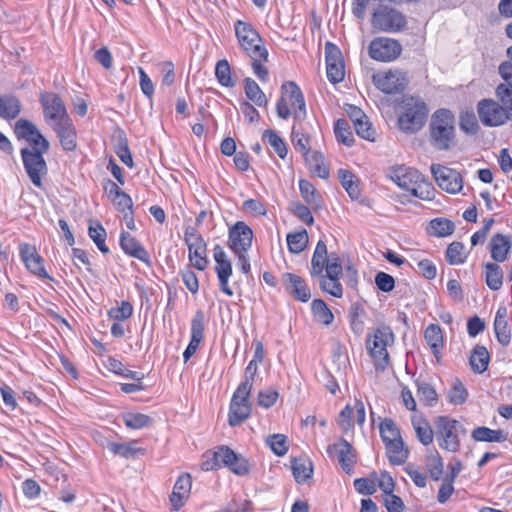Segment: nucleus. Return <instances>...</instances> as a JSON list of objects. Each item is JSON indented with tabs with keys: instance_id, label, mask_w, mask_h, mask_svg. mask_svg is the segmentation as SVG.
<instances>
[{
	"instance_id": "1",
	"label": "nucleus",
	"mask_w": 512,
	"mask_h": 512,
	"mask_svg": "<svg viewBox=\"0 0 512 512\" xmlns=\"http://www.w3.org/2000/svg\"><path fill=\"white\" fill-rule=\"evenodd\" d=\"M234 30L240 48L252 60L254 74L261 81H266L268 70L263 63L268 60L269 53L259 32L252 24L242 20L234 23Z\"/></svg>"
},
{
	"instance_id": "2",
	"label": "nucleus",
	"mask_w": 512,
	"mask_h": 512,
	"mask_svg": "<svg viewBox=\"0 0 512 512\" xmlns=\"http://www.w3.org/2000/svg\"><path fill=\"white\" fill-rule=\"evenodd\" d=\"M456 121L454 114L445 108L436 110L430 119L429 142L438 151L450 150L455 144Z\"/></svg>"
},
{
	"instance_id": "3",
	"label": "nucleus",
	"mask_w": 512,
	"mask_h": 512,
	"mask_svg": "<svg viewBox=\"0 0 512 512\" xmlns=\"http://www.w3.org/2000/svg\"><path fill=\"white\" fill-rule=\"evenodd\" d=\"M400 109L398 126L401 131L413 134L424 127L429 110L421 98L413 96L404 97Z\"/></svg>"
},
{
	"instance_id": "4",
	"label": "nucleus",
	"mask_w": 512,
	"mask_h": 512,
	"mask_svg": "<svg viewBox=\"0 0 512 512\" xmlns=\"http://www.w3.org/2000/svg\"><path fill=\"white\" fill-rule=\"evenodd\" d=\"M394 340V333L388 326L376 328L368 334L366 349L377 371H384L389 366L390 359L387 348L393 345Z\"/></svg>"
},
{
	"instance_id": "5",
	"label": "nucleus",
	"mask_w": 512,
	"mask_h": 512,
	"mask_svg": "<svg viewBox=\"0 0 512 512\" xmlns=\"http://www.w3.org/2000/svg\"><path fill=\"white\" fill-rule=\"evenodd\" d=\"M282 95L277 102L276 112L278 117L287 119L291 115L289 104L294 109V119L302 120L306 116V104L299 86L288 81L281 86Z\"/></svg>"
},
{
	"instance_id": "6",
	"label": "nucleus",
	"mask_w": 512,
	"mask_h": 512,
	"mask_svg": "<svg viewBox=\"0 0 512 512\" xmlns=\"http://www.w3.org/2000/svg\"><path fill=\"white\" fill-rule=\"evenodd\" d=\"M434 424L439 446L449 452H457L460 448L459 434L465 432L463 425L447 416H438Z\"/></svg>"
},
{
	"instance_id": "7",
	"label": "nucleus",
	"mask_w": 512,
	"mask_h": 512,
	"mask_svg": "<svg viewBox=\"0 0 512 512\" xmlns=\"http://www.w3.org/2000/svg\"><path fill=\"white\" fill-rule=\"evenodd\" d=\"M371 25L375 30L395 33L401 31L406 26V18L395 8L385 4H378L372 13Z\"/></svg>"
},
{
	"instance_id": "8",
	"label": "nucleus",
	"mask_w": 512,
	"mask_h": 512,
	"mask_svg": "<svg viewBox=\"0 0 512 512\" xmlns=\"http://www.w3.org/2000/svg\"><path fill=\"white\" fill-rule=\"evenodd\" d=\"M48 150L39 147H24L21 149V158L30 181L38 188L42 187V178L47 175L48 167L43 155Z\"/></svg>"
},
{
	"instance_id": "9",
	"label": "nucleus",
	"mask_w": 512,
	"mask_h": 512,
	"mask_svg": "<svg viewBox=\"0 0 512 512\" xmlns=\"http://www.w3.org/2000/svg\"><path fill=\"white\" fill-rule=\"evenodd\" d=\"M251 385L248 382H241L234 392L229 408V424L232 427L240 425L251 414L249 396Z\"/></svg>"
},
{
	"instance_id": "10",
	"label": "nucleus",
	"mask_w": 512,
	"mask_h": 512,
	"mask_svg": "<svg viewBox=\"0 0 512 512\" xmlns=\"http://www.w3.org/2000/svg\"><path fill=\"white\" fill-rule=\"evenodd\" d=\"M402 52L401 44L392 38H374L368 46L370 58L378 62H391L396 60Z\"/></svg>"
},
{
	"instance_id": "11",
	"label": "nucleus",
	"mask_w": 512,
	"mask_h": 512,
	"mask_svg": "<svg viewBox=\"0 0 512 512\" xmlns=\"http://www.w3.org/2000/svg\"><path fill=\"white\" fill-rule=\"evenodd\" d=\"M431 172L437 185L442 190L451 194H456L462 190L463 181L458 171L440 164H433Z\"/></svg>"
},
{
	"instance_id": "12",
	"label": "nucleus",
	"mask_w": 512,
	"mask_h": 512,
	"mask_svg": "<svg viewBox=\"0 0 512 512\" xmlns=\"http://www.w3.org/2000/svg\"><path fill=\"white\" fill-rule=\"evenodd\" d=\"M477 113L480 121L488 127H498L509 122L497 100L482 99L478 102Z\"/></svg>"
},
{
	"instance_id": "13",
	"label": "nucleus",
	"mask_w": 512,
	"mask_h": 512,
	"mask_svg": "<svg viewBox=\"0 0 512 512\" xmlns=\"http://www.w3.org/2000/svg\"><path fill=\"white\" fill-rule=\"evenodd\" d=\"M40 103L43 107L44 119L50 126L52 123L70 118L63 101L57 94L41 93Z\"/></svg>"
},
{
	"instance_id": "14",
	"label": "nucleus",
	"mask_w": 512,
	"mask_h": 512,
	"mask_svg": "<svg viewBox=\"0 0 512 512\" xmlns=\"http://www.w3.org/2000/svg\"><path fill=\"white\" fill-rule=\"evenodd\" d=\"M374 85L386 94H393L405 89L406 76L398 70L375 73L372 76Z\"/></svg>"
},
{
	"instance_id": "15",
	"label": "nucleus",
	"mask_w": 512,
	"mask_h": 512,
	"mask_svg": "<svg viewBox=\"0 0 512 512\" xmlns=\"http://www.w3.org/2000/svg\"><path fill=\"white\" fill-rule=\"evenodd\" d=\"M252 240L253 231L243 221L236 222L229 230L228 246L233 253L248 252Z\"/></svg>"
},
{
	"instance_id": "16",
	"label": "nucleus",
	"mask_w": 512,
	"mask_h": 512,
	"mask_svg": "<svg viewBox=\"0 0 512 512\" xmlns=\"http://www.w3.org/2000/svg\"><path fill=\"white\" fill-rule=\"evenodd\" d=\"M213 257L215 260V272L217 274L220 290L228 296H232L233 290L229 286V279L232 275V264L224 249L220 245L213 248Z\"/></svg>"
},
{
	"instance_id": "17",
	"label": "nucleus",
	"mask_w": 512,
	"mask_h": 512,
	"mask_svg": "<svg viewBox=\"0 0 512 512\" xmlns=\"http://www.w3.org/2000/svg\"><path fill=\"white\" fill-rule=\"evenodd\" d=\"M326 72L330 82L336 84L345 76L344 62L341 51L331 42L325 44Z\"/></svg>"
},
{
	"instance_id": "18",
	"label": "nucleus",
	"mask_w": 512,
	"mask_h": 512,
	"mask_svg": "<svg viewBox=\"0 0 512 512\" xmlns=\"http://www.w3.org/2000/svg\"><path fill=\"white\" fill-rule=\"evenodd\" d=\"M15 133L18 138L27 141V147H39L41 150H49V141L31 121L19 119L15 124Z\"/></svg>"
},
{
	"instance_id": "19",
	"label": "nucleus",
	"mask_w": 512,
	"mask_h": 512,
	"mask_svg": "<svg viewBox=\"0 0 512 512\" xmlns=\"http://www.w3.org/2000/svg\"><path fill=\"white\" fill-rule=\"evenodd\" d=\"M342 263H337L336 259L329 265L326 274L320 276V288L330 295L340 298L343 295V288L339 282L342 275Z\"/></svg>"
},
{
	"instance_id": "20",
	"label": "nucleus",
	"mask_w": 512,
	"mask_h": 512,
	"mask_svg": "<svg viewBox=\"0 0 512 512\" xmlns=\"http://www.w3.org/2000/svg\"><path fill=\"white\" fill-rule=\"evenodd\" d=\"M216 459H220L221 467H228L234 474L243 476L249 472L248 461L227 446H221L217 449Z\"/></svg>"
},
{
	"instance_id": "21",
	"label": "nucleus",
	"mask_w": 512,
	"mask_h": 512,
	"mask_svg": "<svg viewBox=\"0 0 512 512\" xmlns=\"http://www.w3.org/2000/svg\"><path fill=\"white\" fill-rule=\"evenodd\" d=\"M336 259L337 263H341L339 256L336 253L328 255L326 243L319 240L316 244L312 259L310 274L312 277L322 275L324 271L327 272L329 265Z\"/></svg>"
},
{
	"instance_id": "22",
	"label": "nucleus",
	"mask_w": 512,
	"mask_h": 512,
	"mask_svg": "<svg viewBox=\"0 0 512 512\" xmlns=\"http://www.w3.org/2000/svg\"><path fill=\"white\" fill-rule=\"evenodd\" d=\"M20 256L26 268L40 278H50L44 267V260L37 252L35 246L24 243L19 247Z\"/></svg>"
},
{
	"instance_id": "23",
	"label": "nucleus",
	"mask_w": 512,
	"mask_h": 512,
	"mask_svg": "<svg viewBox=\"0 0 512 512\" xmlns=\"http://www.w3.org/2000/svg\"><path fill=\"white\" fill-rule=\"evenodd\" d=\"M327 454L330 457H336L342 469L350 473L355 463V455L353 453L352 445L345 439H340L338 442L331 444L327 447Z\"/></svg>"
},
{
	"instance_id": "24",
	"label": "nucleus",
	"mask_w": 512,
	"mask_h": 512,
	"mask_svg": "<svg viewBox=\"0 0 512 512\" xmlns=\"http://www.w3.org/2000/svg\"><path fill=\"white\" fill-rule=\"evenodd\" d=\"M282 283L285 290L295 299L301 302H307L311 298V291L305 280L293 273H284Z\"/></svg>"
},
{
	"instance_id": "25",
	"label": "nucleus",
	"mask_w": 512,
	"mask_h": 512,
	"mask_svg": "<svg viewBox=\"0 0 512 512\" xmlns=\"http://www.w3.org/2000/svg\"><path fill=\"white\" fill-rule=\"evenodd\" d=\"M421 176L422 174L418 170L405 166L393 168L390 174L391 180L408 192H411L415 185L419 183Z\"/></svg>"
},
{
	"instance_id": "26",
	"label": "nucleus",
	"mask_w": 512,
	"mask_h": 512,
	"mask_svg": "<svg viewBox=\"0 0 512 512\" xmlns=\"http://www.w3.org/2000/svg\"><path fill=\"white\" fill-rule=\"evenodd\" d=\"M51 127L57 133L61 146L64 150H75L77 146V133L71 118H68L67 120H64L62 122L52 123Z\"/></svg>"
},
{
	"instance_id": "27",
	"label": "nucleus",
	"mask_w": 512,
	"mask_h": 512,
	"mask_svg": "<svg viewBox=\"0 0 512 512\" xmlns=\"http://www.w3.org/2000/svg\"><path fill=\"white\" fill-rule=\"evenodd\" d=\"M192 487V480L189 474H182L178 477L172 494L170 502L174 510H179L184 506L185 501L188 499Z\"/></svg>"
},
{
	"instance_id": "28",
	"label": "nucleus",
	"mask_w": 512,
	"mask_h": 512,
	"mask_svg": "<svg viewBox=\"0 0 512 512\" xmlns=\"http://www.w3.org/2000/svg\"><path fill=\"white\" fill-rule=\"evenodd\" d=\"M120 246L127 255L137 258L146 264H150L148 252L130 233H121Z\"/></svg>"
},
{
	"instance_id": "29",
	"label": "nucleus",
	"mask_w": 512,
	"mask_h": 512,
	"mask_svg": "<svg viewBox=\"0 0 512 512\" xmlns=\"http://www.w3.org/2000/svg\"><path fill=\"white\" fill-rule=\"evenodd\" d=\"M491 257L496 262H504L511 249L509 237L503 234H495L490 240Z\"/></svg>"
},
{
	"instance_id": "30",
	"label": "nucleus",
	"mask_w": 512,
	"mask_h": 512,
	"mask_svg": "<svg viewBox=\"0 0 512 512\" xmlns=\"http://www.w3.org/2000/svg\"><path fill=\"white\" fill-rule=\"evenodd\" d=\"M506 317L507 309L505 307H500L496 312L494 320V331L498 342L503 346H508L511 341V334L508 328Z\"/></svg>"
},
{
	"instance_id": "31",
	"label": "nucleus",
	"mask_w": 512,
	"mask_h": 512,
	"mask_svg": "<svg viewBox=\"0 0 512 512\" xmlns=\"http://www.w3.org/2000/svg\"><path fill=\"white\" fill-rule=\"evenodd\" d=\"M114 149L120 160L127 166L132 167L133 159L128 146V139L122 129H117L113 135Z\"/></svg>"
},
{
	"instance_id": "32",
	"label": "nucleus",
	"mask_w": 512,
	"mask_h": 512,
	"mask_svg": "<svg viewBox=\"0 0 512 512\" xmlns=\"http://www.w3.org/2000/svg\"><path fill=\"white\" fill-rule=\"evenodd\" d=\"M411 422L418 440L425 446L430 445L433 442L434 432L429 422L418 415L412 416Z\"/></svg>"
},
{
	"instance_id": "33",
	"label": "nucleus",
	"mask_w": 512,
	"mask_h": 512,
	"mask_svg": "<svg viewBox=\"0 0 512 512\" xmlns=\"http://www.w3.org/2000/svg\"><path fill=\"white\" fill-rule=\"evenodd\" d=\"M136 443L137 441H130L127 443L109 442L107 448L114 455H118L126 459L136 458L145 453V449L136 447Z\"/></svg>"
},
{
	"instance_id": "34",
	"label": "nucleus",
	"mask_w": 512,
	"mask_h": 512,
	"mask_svg": "<svg viewBox=\"0 0 512 512\" xmlns=\"http://www.w3.org/2000/svg\"><path fill=\"white\" fill-rule=\"evenodd\" d=\"M305 162L312 173L322 179L329 177V169L324 163V156L317 151L312 152L311 150L303 155Z\"/></svg>"
},
{
	"instance_id": "35",
	"label": "nucleus",
	"mask_w": 512,
	"mask_h": 512,
	"mask_svg": "<svg viewBox=\"0 0 512 512\" xmlns=\"http://www.w3.org/2000/svg\"><path fill=\"white\" fill-rule=\"evenodd\" d=\"M299 190L302 198L311 207L312 210L322 208V199L314 185L306 179L299 181Z\"/></svg>"
},
{
	"instance_id": "36",
	"label": "nucleus",
	"mask_w": 512,
	"mask_h": 512,
	"mask_svg": "<svg viewBox=\"0 0 512 512\" xmlns=\"http://www.w3.org/2000/svg\"><path fill=\"white\" fill-rule=\"evenodd\" d=\"M338 178L342 187L348 193L350 198L358 199L361 194V191L357 176L353 174L350 170L340 169L338 171Z\"/></svg>"
},
{
	"instance_id": "37",
	"label": "nucleus",
	"mask_w": 512,
	"mask_h": 512,
	"mask_svg": "<svg viewBox=\"0 0 512 512\" xmlns=\"http://www.w3.org/2000/svg\"><path fill=\"white\" fill-rule=\"evenodd\" d=\"M385 448L387 457L392 464L400 465L406 461L408 452L404 448V442L401 437L385 444Z\"/></svg>"
},
{
	"instance_id": "38",
	"label": "nucleus",
	"mask_w": 512,
	"mask_h": 512,
	"mask_svg": "<svg viewBox=\"0 0 512 512\" xmlns=\"http://www.w3.org/2000/svg\"><path fill=\"white\" fill-rule=\"evenodd\" d=\"M489 360L490 356L486 347L477 345L470 355L469 362L471 365V369L475 373H483L484 371L487 370Z\"/></svg>"
},
{
	"instance_id": "39",
	"label": "nucleus",
	"mask_w": 512,
	"mask_h": 512,
	"mask_svg": "<svg viewBox=\"0 0 512 512\" xmlns=\"http://www.w3.org/2000/svg\"><path fill=\"white\" fill-rule=\"evenodd\" d=\"M21 111L20 100L13 95L0 96V116L6 119L16 118Z\"/></svg>"
},
{
	"instance_id": "40",
	"label": "nucleus",
	"mask_w": 512,
	"mask_h": 512,
	"mask_svg": "<svg viewBox=\"0 0 512 512\" xmlns=\"http://www.w3.org/2000/svg\"><path fill=\"white\" fill-rule=\"evenodd\" d=\"M292 472L298 483H304L312 477L313 464L309 459L295 458L291 462Z\"/></svg>"
},
{
	"instance_id": "41",
	"label": "nucleus",
	"mask_w": 512,
	"mask_h": 512,
	"mask_svg": "<svg viewBox=\"0 0 512 512\" xmlns=\"http://www.w3.org/2000/svg\"><path fill=\"white\" fill-rule=\"evenodd\" d=\"M417 397L425 406L433 407L438 402V394L435 388L428 382L415 380Z\"/></svg>"
},
{
	"instance_id": "42",
	"label": "nucleus",
	"mask_w": 512,
	"mask_h": 512,
	"mask_svg": "<svg viewBox=\"0 0 512 512\" xmlns=\"http://www.w3.org/2000/svg\"><path fill=\"white\" fill-rule=\"evenodd\" d=\"M424 337L427 344L432 349L433 354L438 357L443 347V335L440 326L437 324H429L425 329Z\"/></svg>"
},
{
	"instance_id": "43",
	"label": "nucleus",
	"mask_w": 512,
	"mask_h": 512,
	"mask_svg": "<svg viewBox=\"0 0 512 512\" xmlns=\"http://www.w3.org/2000/svg\"><path fill=\"white\" fill-rule=\"evenodd\" d=\"M471 437L479 442H503L506 440L502 430H493L485 426L476 427L472 431Z\"/></svg>"
},
{
	"instance_id": "44",
	"label": "nucleus",
	"mask_w": 512,
	"mask_h": 512,
	"mask_svg": "<svg viewBox=\"0 0 512 512\" xmlns=\"http://www.w3.org/2000/svg\"><path fill=\"white\" fill-rule=\"evenodd\" d=\"M485 281L487 286L493 291H497L502 287L503 271L498 264L490 262L485 264Z\"/></svg>"
},
{
	"instance_id": "45",
	"label": "nucleus",
	"mask_w": 512,
	"mask_h": 512,
	"mask_svg": "<svg viewBox=\"0 0 512 512\" xmlns=\"http://www.w3.org/2000/svg\"><path fill=\"white\" fill-rule=\"evenodd\" d=\"M244 90L247 98L254 102L257 106L264 107L267 105L268 100L265 94L256 83V81L252 78H246L244 80Z\"/></svg>"
},
{
	"instance_id": "46",
	"label": "nucleus",
	"mask_w": 512,
	"mask_h": 512,
	"mask_svg": "<svg viewBox=\"0 0 512 512\" xmlns=\"http://www.w3.org/2000/svg\"><path fill=\"white\" fill-rule=\"evenodd\" d=\"M88 234H89V237L93 240L95 245L98 247V249L102 253H104V254L109 253V248L105 244V240H106V236H107L106 230L98 221L90 223L89 229H88Z\"/></svg>"
},
{
	"instance_id": "47",
	"label": "nucleus",
	"mask_w": 512,
	"mask_h": 512,
	"mask_svg": "<svg viewBox=\"0 0 512 512\" xmlns=\"http://www.w3.org/2000/svg\"><path fill=\"white\" fill-rule=\"evenodd\" d=\"M454 230V223L446 218H435L429 223V233L437 237L449 236Z\"/></svg>"
},
{
	"instance_id": "48",
	"label": "nucleus",
	"mask_w": 512,
	"mask_h": 512,
	"mask_svg": "<svg viewBox=\"0 0 512 512\" xmlns=\"http://www.w3.org/2000/svg\"><path fill=\"white\" fill-rule=\"evenodd\" d=\"M308 233L305 229L289 233L286 237L288 249L293 254L301 253L308 244Z\"/></svg>"
},
{
	"instance_id": "49",
	"label": "nucleus",
	"mask_w": 512,
	"mask_h": 512,
	"mask_svg": "<svg viewBox=\"0 0 512 512\" xmlns=\"http://www.w3.org/2000/svg\"><path fill=\"white\" fill-rule=\"evenodd\" d=\"M311 308L317 322L324 325H330L333 322L334 315L323 300L315 299Z\"/></svg>"
},
{
	"instance_id": "50",
	"label": "nucleus",
	"mask_w": 512,
	"mask_h": 512,
	"mask_svg": "<svg viewBox=\"0 0 512 512\" xmlns=\"http://www.w3.org/2000/svg\"><path fill=\"white\" fill-rule=\"evenodd\" d=\"M468 398V391L464 384L459 380L455 379L451 388L447 392V400L452 405H462Z\"/></svg>"
},
{
	"instance_id": "51",
	"label": "nucleus",
	"mask_w": 512,
	"mask_h": 512,
	"mask_svg": "<svg viewBox=\"0 0 512 512\" xmlns=\"http://www.w3.org/2000/svg\"><path fill=\"white\" fill-rule=\"evenodd\" d=\"M465 247L461 242H452L446 249V259L450 265H460L466 260Z\"/></svg>"
},
{
	"instance_id": "52",
	"label": "nucleus",
	"mask_w": 512,
	"mask_h": 512,
	"mask_svg": "<svg viewBox=\"0 0 512 512\" xmlns=\"http://www.w3.org/2000/svg\"><path fill=\"white\" fill-rule=\"evenodd\" d=\"M124 424L130 429H142L149 427L152 423V419L142 413L127 412L123 414Z\"/></svg>"
},
{
	"instance_id": "53",
	"label": "nucleus",
	"mask_w": 512,
	"mask_h": 512,
	"mask_svg": "<svg viewBox=\"0 0 512 512\" xmlns=\"http://www.w3.org/2000/svg\"><path fill=\"white\" fill-rule=\"evenodd\" d=\"M498 73L503 79V83H500L496 89L499 93L508 94L512 93V62L504 61L498 67Z\"/></svg>"
},
{
	"instance_id": "54",
	"label": "nucleus",
	"mask_w": 512,
	"mask_h": 512,
	"mask_svg": "<svg viewBox=\"0 0 512 512\" xmlns=\"http://www.w3.org/2000/svg\"><path fill=\"white\" fill-rule=\"evenodd\" d=\"M189 250V261L195 267L196 269L203 271L208 266V259H207V249L206 244L201 246H196L193 248L188 249Z\"/></svg>"
},
{
	"instance_id": "55",
	"label": "nucleus",
	"mask_w": 512,
	"mask_h": 512,
	"mask_svg": "<svg viewBox=\"0 0 512 512\" xmlns=\"http://www.w3.org/2000/svg\"><path fill=\"white\" fill-rule=\"evenodd\" d=\"M215 76L224 87H234L236 82L231 77V69L227 60H219L215 67Z\"/></svg>"
},
{
	"instance_id": "56",
	"label": "nucleus",
	"mask_w": 512,
	"mask_h": 512,
	"mask_svg": "<svg viewBox=\"0 0 512 512\" xmlns=\"http://www.w3.org/2000/svg\"><path fill=\"white\" fill-rule=\"evenodd\" d=\"M380 436L384 444L401 437L400 431L392 419L385 418L380 424Z\"/></svg>"
},
{
	"instance_id": "57",
	"label": "nucleus",
	"mask_w": 512,
	"mask_h": 512,
	"mask_svg": "<svg viewBox=\"0 0 512 512\" xmlns=\"http://www.w3.org/2000/svg\"><path fill=\"white\" fill-rule=\"evenodd\" d=\"M412 196L417 197L424 201H430L434 199L435 189L432 184L426 181L423 177L419 179V183L415 185V187L410 192Z\"/></svg>"
},
{
	"instance_id": "58",
	"label": "nucleus",
	"mask_w": 512,
	"mask_h": 512,
	"mask_svg": "<svg viewBox=\"0 0 512 512\" xmlns=\"http://www.w3.org/2000/svg\"><path fill=\"white\" fill-rule=\"evenodd\" d=\"M334 132L338 141L342 142L346 146H351L354 142L352 132L350 130L349 122L346 119H338Z\"/></svg>"
},
{
	"instance_id": "59",
	"label": "nucleus",
	"mask_w": 512,
	"mask_h": 512,
	"mask_svg": "<svg viewBox=\"0 0 512 512\" xmlns=\"http://www.w3.org/2000/svg\"><path fill=\"white\" fill-rule=\"evenodd\" d=\"M263 140L273 147L274 151L281 159L286 157V144L273 130H266L263 133Z\"/></svg>"
},
{
	"instance_id": "60",
	"label": "nucleus",
	"mask_w": 512,
	"mask_h": 512,
	"mask_svg": "<svg viewBox=\"0 0 512 512\" xmlns=\"http://www.w3.org/2000/svg\"><path fill=\"white\" fill-rule=\"evenodd\" d=\"M266 444L277 456H283L288 451L287 438L283 434H273L268 436Z\"/></svg>"
},
{
	"instance_id": "61",
	"label": "nucleus",
	"mask_w": 512,
	"mask_h": 512,
	"mask_svg": "<svg viewBox=\"0 0 512 512\" xmlns=\"http://www.w3.org/2000/svg\"><path fill=\"white\" fill-rule=\"evenodd\" d=\"M205 315L203 311L198 310L191 322V339L202 341L204 336Z\"/></svg>"
},
{
	"instance_id": "62",
	"label": "nucleus",
	"mask_w": 512,
	"mask_h": 512,
	"mask_svg": "<svg viewBox=\"0 0 512 512\" xmlns=\"http://www.w3.org/2000/svg\"><path fill=\"white\" fill-rule=\"evenodd\" d=\"M110 367L113 372L122 377L133 379L135 381H142L144 379V374L137 371H132L127 369L121 362L117 360L110 361Z\"/></svg>"
},
{
	"instance_id": "63",
	"label": "nucleus",
	"mask_w": 512,
	"mask_h": 512,
	"mask_svg": "<svg viewBox=\"0 0 512 512\" xmlns=\"http://www.w3.org/2000/svg\"><path fill=\"white\" fill-rule=\"evenodd\" d=\"M291 136L295 149L301 152L302 155H305L310 151V138L305 134L298 132L295 126L292 128Z\"/></svg>"
},
{
	"instance_id": "64",
	"label": "nucleus",
	"mask_w": 512,
	"mask_h": 512,
	"mask_svg": "<svg viewBox=\"0 0 512 512\" xmlns=\"http://www.w3.org/2000/svg\"><path fill=\"white\" fill-rule=\"evenodd\" d=\"M291 211L296 217H298L307 225H312L314 223V218L312 216L311 209L308 206L300 202H294L291 205Z\"/></svg>"
}]
</instances>
